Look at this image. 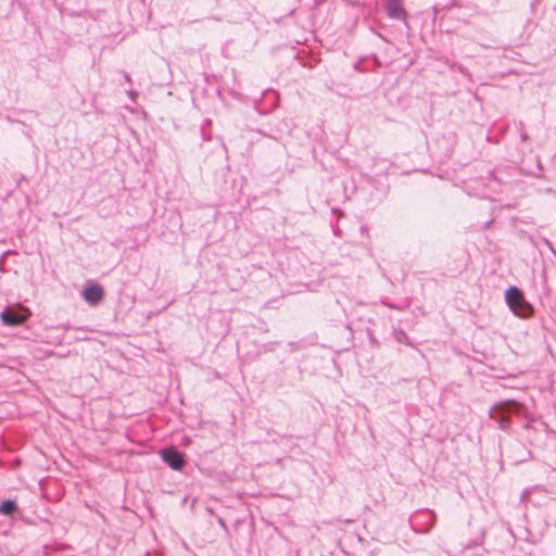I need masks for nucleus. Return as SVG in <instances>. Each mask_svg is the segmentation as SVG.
Segmentation results:
<instances>
[{
    "instance_id": "423d86ee",
    "label": "nucleus",
    "mask_w": 556,
    "mask_h": 556,
    "mask_svg": "<svg viewBox=\"0 0 556 556\" xmlns=\"http://www.w3.org/2000/svg\"><path fill=\"white\" fill-rule=\"evenodd\" d=\"M103 295L102 287L97 283L86 287L83 291L84 300L90 305H97L103 299Z\"/></svg>"
},
{
    "instance_id": "39448f33",
    "label": "nucleus",
    "mask_w": 556,
    "mask_h": 556,
    "mask_svg": "<svg viewBox=\"0 0 556 556\" xmlns=\"http://www.w3.org/2000/svg\"><path fill=\"white\" fill-rule=\"evenodd\" d=\"M384 10L390 18L400 21H406L407 18V12L401 0H387Z\"/></svg>"
},
{
    "instance_id": "6e6552de",
    "label": "nucleus",
    "mask_w": 556,
    "mask_h": 556,
    "mask_svg": "<svg viewBox=\"0 0 556 556\" xmlns=\"http://www.w3.org/2000/svg\"><path fill=\"white\" fill-rule=\"evenodd\" d=\"M16 503L12 500H5L0 505V514L11 515L16 510Z\"/></svg>"
},
{
    "instance_id": "0eeeda50",
    "label": "nucleus",
    "mask_w": 556,
    "mask_h": 556,
    "mask_svg": "<svg viewBox=\"0 0 556 556\" xmlns=\"http://www.w3.org/2000/svg\"><path fill=\"white\" fill-rule=\"evenodd\" d=\"M27 316L12 308H5L1 313V320L8 326H18L24 324Z\"/></svg>"
},
{
    "instance_id": "20e7f679",
    "label": "nucleus",
    "mask_w": 556,
    "mask_h": 556,
    "mask_svg": "<svg viewBox=\"0 0 556 556\" xmlns=\"http://www.w3.org/2000/svg\"><path fill=\"white\" fill-rule=\"evenodd\" d=\"M161 456L163 462L174 470H181L186 464L185 455L174 446L164 448Z\"/></svg>"
},
{
    "instance_id": "1a4fd4ad",
    "label": "nucleus",
    "mask_w": 556,
    "mask_h": 556,
    "mask_svg": "<svg viewBox=\"0 0 556 556\" xmlns=\"http://www.w3.org/2000/svg\"><path fill=\"white\" fill-rule=\"evenodd\" d=\"M520 137H521V139H522L523 141H525V140H527V135H526L525 132H521V134H520Z\"/></svg>"
},
{
    "instance_id": "9d476101",
    "label": "nucleus",
    "mask_w": 556,
    "mask_h": 556,
    "mask_svg": "<svg viewBox=\"0 0 556 556\" xmlns=\"http://www.w3.org/2000/svg\"><path fill=\"white\" fill-rule=\"evenodd\" d=\"M388 306L391 307V308H399V306L393 305V304H388Z\"/></svg>"
},
{
    "instance_id": "f03ea898",
    "label": "nucleus",
    "mask_w": 556,
    "mask_h": 556,
    "mask_svg": "<svg viewBox=\"0 0 556 556\" xmlns=\"http://www.w3.org/2000/svg\"><path fill=\"white\" fill-rule=\"evenodd\" d=\"M505 300L510 311L519 317L527 318L532 315L533 308L523 296L522 291L517 287H509L505 292Z\"/></svg>"
},
{
    "instance_id": "7ed1b4c3",
    "label": "nucleus",
    "mask_w": 556,
    "mask_h": 556,
    "mask_svg": "<svg viewBox=\"0 0 556 556\" xmlns=\"http://www.w3.org/2000/svg\"><path fill=\"white\" fill-rule=\"evenodd\" d=\"M435 519V514L432 510L416 513L412 520L413 528L417 532L428 533L433 528Z\"/></svg>"
},
{
    "instance_id": "f257e3e1",
    "label": "nucleus",
    "mask_w": 556,
    "mask_h": 556,
    "mask_svg": "<svg viewBox=\"0 0 556 556\" xmlns=\"http://www.w3.org/2000/svg\"><path fill=\"white\" fill-rule=\"evenodd\" d=\"M525 407L522 404L513 401H502L495 403L490 412V418L497 422L498 428L502 430H508L510 426L509 415H521L523 414Z\"/></svg>"
}]
</instances>
